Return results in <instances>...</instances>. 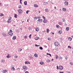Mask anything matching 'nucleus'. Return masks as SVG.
I'll list each match as a JSON object with an SVG mask.
<instances>
[{
    "label": "nucleus",
    "mask_w": 73,
    "mask_h": 73,
    "mask_svg": "<svg viewBox=\"0 0 73 73\" xmlns=\"http://www.w3.org/2000/svg\"><path fill=\"white\" fill-rule=\"evenodd\" d=\"M23 68L24 69H27V67L26 66H24L23 67Z\"/></svg>",
    "instance_id": "9"
},
{
    "label": "nucleus",
    "mask_w": 73,
    "mask_h": 73,
    "mask_svg": "<svg viewBox=\"0 0 73 73\" xmlns=\"http://www.w3.org/2000/svg\"><path fill=\"white\" fill-rule=\"evenodd\" d=\"M47 62H50V60H49V59L48 60Z\"/></svg>",
    "instance_id": "51"
},
{
    "label": "nucleus",
    "mask_w": 73,
    "mask_h": 73,
    "mask_svg": "<svg viewBox=\"0 0 73 73\" xmlns=\"http://www.w3.org/2000/svg\"><path fill=\"white\" fill-rule=\"evenodd\" d=\"M37 21L38 22V23H42V19H39L37 20Z\"/></svg>",
    "instance_id": "2"
},
{
    "label": "nucleus",
    "mask_w": 73,
    "mask_h": 73,
    "mask_svg": "<svg viewBox=\"0 0 73 73\" xmlns=\"http://www.w3.org/2000/svg\"><path fill=\"white\" fill-rule=\"evenodd\" d=\"M70 64H73V63L72 62H70Z\"/></svg>",
    "instance_id": "60"
},
{
    "label": "nucleus",
    "mask_w": 73,
    "mask_h": 73,
    "mask_svg": "<svg viewBox=\"0 0 73 73\" xmlns=\"http://www.w3.org/2000/svg\"><path fill=\"white\" fill-rule=\"evenodd\" d=\"M11 70H12V71H14V70H15V68H14V67H13L12 68Z\"/></svg>",
    "instance_id": "23"
},
{
    "label": "nucleus",
    "mask_w": 73,
    "mask_h": 73,
    "mask_svg": "<svg viewBox=\"0 0 73 73\" xmlns=\"http://www.w3.org/2000/svg\"><path fill=\"white\" fill-rule=\"evenodd\" d=\"M3 73H6V72L5 70H3V71H2Z\"/></svg>",
    "instance_id": "30"
},
{
    "label": "nucleus",
    "mask_w": 73,
    "mask_h": 73,
    "mask_svg": "<svg viewBox=\"0 0 73 73\" xmlns=\"http://www.w3.org/2000/svg\"><path fill=\"white\" fill-rule=\"evenodd\" d=\"M54 45L56 46H58L59 45V44H58L57 42H55L54 43Z\"/></svg>",
    "instance_id": "1"
},
{
    "label": "nucleus",
    "mask_w": 73,
    "mask_h": 73,
    "mask_svg": "<svg viewBox=\"0 0 73 73\" xmlns=\"http://www.w3.org/2000/svg\"><path fill=\"white\" fill-rule=\"evenodd\" d=\"M62 21L63 22H65V19H62Z\"/></svg>",
    "instance_id": "50"
},
{
    "label": "nucleus",
    "mask_w": 73,
    "mask_h": 73,
    "mask_svg": "<svg viewBox=\"0 0 73 73\" xmlns=\"http://www.w3.org/2000/svg\"><path fill=\"white\" fill-rule=\"evenodd\" d=\"M46 31H47V33H49V29H47Z\"/></svg>",
    "instance_id": "38"
},
{
    "label": "nucleus",
    "mask_w": 73,
    "mask_h": 73,
    "mask_svg": "<svg viewBox=\"0 0 73 73\" xmlns=\"http://www.w3.org/2000/svg\"><path fill=\"white\" fill-rule=\"evenodd\" d=\"M20 32V31L19 30H17V33H18Z\"/></svg>",
    "instance_id": "45"
},
{
    "label": "nucleus",
    "mask_w": 73,
    "mask_h": 73,
    "mask_svg": "<svg viewBox=\"0 0 73 73\" xmlns=\"http://www.w3.org/2000/svg\"><path fill=\"white\" fill-rule=\"evenodd\" d=\"M34 7H35V8H38V5L37 4H35L34 5Z\"/></svg>",
    "instance_id": "15"
},
{
    "label": "nucleus",
    "mask_w": 73,
    "mask_h": 73,
    "mask_svg": "<svg viewBox=\"0 0 73 73\" xmlns=\"http://www.w3.org/2000/svg\"><path fill=\"white\" fill-rule=\"evenodd\" d=\"M15 58H17V56H15Z\"/></svg>",
    "instance_id": "54"
},
{
    "label": "nucleus",
    "mask_w": 73,
    "mask_h": 73,
    "mask_svg": "<svg viewBox=\"0 0 73 73\" xmlns=\"http://www.w3.org/2000/svg\"><path fill=\"white\" fill-rule=\"evenodd\" d=\"M25 64H30V62L28 61L26 62H25Z\"/></svg>",
    "instance_id": "14"
},
{
    "label": "nucleus",
    "mask_w": 73,
    "mask_h": 73,
    "mask_svg": "<svg viewBox=\"0 0 73 73\" xmlns=\"http://www.w3.org/2000/svg\"><path fill=\"white\" fill-rule=\"evenodd\" d=\"M72 38H71L70 37H69L68 38V40L69 41H72Z\"/></svg>",
    "instance_id": "10"
},
{
    "label": "nucleus",
    "mask_w": 73,
    "mask_h": 73,
    "mask_svg": "<svg viewBox=\"0 0 73 73\" xmlns=\"http://www.w3.org/2000/svg\"><path fill=\"white\" fill-rule=\"evenodd\" d=\"M44 23H46L48 22V20L46 19H44L43 21Z\"/></svg>",
    "instance_id": "5"
},
{
    "label": "nucleus",
    "mask_w": 73,
    "mask_h": 73,
    "mask_svg": "<svg viewBox=\"0 0 73 73\" xmlns=\"http://www.w3.org/2000/svg\"><path fill=\"white\" fill-rule=\"evenodd\" d=\"M44 62L42 61H41L40 62V64H44Z\"/></svg>",
    "instance_id": "28"
},
{
    "label": "nucleus",
    "mask_w": 73,
    "mask_h": 73,
    "mask_svg": "<svg viewBox=\"0 0 73 73\" xmlns=\"http://www.w3.org/2000/svg\"><path fill=\"white\" fill-rule=\"evenodd\" d=\"M8 33L9 35H10V36H13V33L11 32H8Z\"/></svg>",
    "instance_id": "3"
},
{
    "label": "nucleus",
    "mask_w": 73,
    "mask_h": 73,
    "mask_svg": "<svg viewBox=\"0 0 73 73\" xmlns=\"http://www.w3.org/2000/svg\"><path fill=\"white\" fill-rule=\"evenodd\" d=\"M35 46H37V47H38V46H40V45H37L36 44H35Z\"/></svg>",
    "instance_id": "43"
},
{
    "label": "nucleus",
    "mask_w": 73,
    "mask_h": 73,
    "mask_svg": "<svg viewBox=\"0 0 73 73\" xmlns=\"http://www.w3.org/2000/svg\"><path fill=\"white\" fill-rule=\"evenodd\" d=\"M27 36H24V38H25V39H26V38H27Z\"/></svg>",
    "instance_id": "42"
},
{
    "label": "nucleus",
    "mask_w": 73,
    "mask_h": 73,
    "mask_svg": "<svg viewBox=\"0 0 73 73\" xmlns=\"http://www.w3.org/2000/svg\"><path fill=\"white\" fill-rule=\"evenodd\" d=\"M39 49H40L42 50V49H43V48H42V47H40L39 48Z\"/></svg>",
    "instance_id": "44"
},
{
    "label": "nucleus",
    "mask_w": 73,
    "mask_h": 73,
    "mask_svg": "<svg viewBox=\"0 0 73 73\" xmlns=\"http://www.w3.org/2000/svg\"><path fill=\"white\" fill-rule=\"evenodd\" d=\"M59 60H62V58L61 56H59Z\"/></svg>",
    "instance_id": "25"
},
{
    "label": "nucleus",
    "mask_w": 73,
    "mask_h": 73,
    "mask_svg": "<svg viewBox=\"0 0 73 73\" xmlns=\"http://www.w3.org/2000/svg\"><path fill=\"white\" fill-rule=\"evenodd\" d=\"M18 12L19 13H22V12H23V10L21 9H19L18 10Z\"/></svg>",
    "instance_id": "4"
},
{
    "label": "nucleus",
    "mask_w": 73,
    "mask_h": 73,
    "mask_svg": "<svg viewBox=\"0 0 73 73\" xmlns=\"http://www.w3.org/2000/svg\"><path fill=\"white\" fill-rule=\"evenodd\" d=\"M48 4V2H44V5H46V4Z\"/></svg>",
    "instance_id": "27"
},
{
    "label": "nucleus",
    "mask_w": 73,
    "mask_h": 73,
    "mask_svg": "<svg viewBox=\"0 0 73 73\" xmlns=\"http://www.w3.org/2000/svg\"><path fill=\"white\" fill-rule=\"evenodd\" d=\"M62 11H63L64 12H66V9L65 8H62Z\"/></svg>",
    "instance_id": "7"
},
{
    "label": "nucleus",
    "mask_w": 73,
    "mask_h": 73,
    "mask_svg": "<svg viewBox=\"0 0 73 73\" xmlns=\"http://www.w3.org/2000/svg\"><path fill=\"white\" fill-rule=\"evenodd\" d=\"M59 68L60 70H62V69H63V67L62 66H59Z\"/></svg>",
    "instance_id": "6"
},
{
    "label": "nucleus",
    "mask_w": 73,
    "mask_h": 73,
    "mask_svg": "<svg viewBox=\"0 0 73 73\" xmlns=\"http://www.w3.org/2000/svg\"><path fill=\"white\" fill-rule=\"evenodd\" d=\"M5 71L6 72H7V73H8V70H5Z\"/></svg>",
    "instance_id": "58"
},
{
    "label": "nucleus",
    "mask_w": 73,
    "mask_h": 73,
    "mask_svg": "<svg viewBox=\"0 0 73 73\" xmlns=\"http://www.w3.org/2000/svg\"><path fill=\"white\" fill-rule=\"evenodd\" d=\"M56 27H57V28H59V25H56Z\"/></svg>",
    "instance_id": "47"
},
{
    "label": "nucleus",
    "mask_w": 73,
    "mask_h": 73,
    "mask_svg": "<svg viewBox=\"0 0 73 73\" xmlns=\"http://www.w3.org/2000/svg\"><path fill=\"white\" fill-rule=\"evenodd\" d=\"M68 48H72V47L70 46H68Z\"/></svg>",
    "instance_id": "53"
},
{
    "label": "nucleus",
    "mask_w": 73,
    "mask_h": 73,
    "mask_svg": "<svg viewBox=\"0 0 73 73\" xmlns=\"http://www.w3.org/2000/svg\"><path fill=\"white\" fill-rule=\"evenodd\" d=\"M10 32H13V31H12V30H10Z\"/></svg>",
    "instance_id": "56"
},
{
    "label": "nucleus",
    "mask_w": 73,
    "mask_h": 73,
    "mask_svg": "<svg viewBox=\"0 0 73 73\" xmlns=\"http://www.w3.org/2000/svg\"><path fill=\"white\" fill-rule=\"evenodd\" d=\"M59 24L60 25H62V22H59Z\"/></svg>",
    "instance_id": "18"
},
{
    "label": "nucleus",
    "mask_w": 73,
    "mask_h": 73,
    "mask_svg": "<svg viewBox=\"0 0 73 73\" xmlns=\"http://www.w3.org/2000/svg\"><path fill=\"white\" fill-rule=\"evenodd\" d=\"M9 20H11V19H12V17H9Z\"/></svg>",
    "instance_id": "39"
},
{
    "label": "nucleus",
    "mask_w": 73,
    "mask_h": 73,
    "mask_svg": "<svg viewBox=\"0 0 73 73\" xmlns=\"http://www.w3.org/2000/svg\"><path fill=\"white\" fill-rule=\"evenodd\" d=\"M52 35H54V33H52Z\"/></svg>",
    "instance_id": "63"
},
{
    "label": "nucleus",
    "mask_w": 73,
    "mask_h": 73,
    "mask_svg": "<svg viewBox=\"0 0 73 73\" xmlns=\"http://www.w3.org/2000/svg\"><path fill=\"white\" fill-rule=\"evenodd\" d=\"M24 4L25 5H27V1H25L24 2Z\"/></svg>",
    "instance_id": "24"
},
{
    "label": "nucleus",
    "mask_w": 73,
    "mask_h": 73,
    "mask_svg": "<svg viewBox=\"0 0 73 73\" xmlns=\"http://www.w3.org/2000/svg\"><path fill=\"white\" fill-rule=\"evenodd\" d=\"M38 38V37H35V40H37Z\"/></svg>",
    "instance_id": "33"
},
{
    "label": "nucleus",
    "mask_w": 73,
    "mask_h": 73,
    "mask_svg": "<svg viewBox=\"0 0 73 73\" xmlns=\"http://www.w3.org/2000/svg\"><path fill=\"white\" fill-rule=\"evenodd\" d=\"M67 73H70V72L69 71L67 72Z\"/></svg>",
    "instance_id": "61"
},
{
    "label": "nucleus",
    "mask_w": 73,
    "mask_h": 73,
    "mask_svg": "<svg viewBox=\"0 0 73 73\" xmlns=\"http://www.w3.org/2000/svg\"><path fill=\"white\" fill-rule=\"evenodd\" d=\"M29 31H31V30L32 29V28L31 27H29Z\"/></svg>",
    "instance_id": "32"
},
{
    "label": "nucleus",
    "mask_w": 73,
    "mask_h": 73,
    "mask_svg": "<svg viewBox=\"0 0 73 73\" xmlns=\"http://www.w3.org/2000/svg\"><path fill=\"white\" fill-rule=\"evenodd\" d=\"M62 33V31H61L60 30L59 31V34H61Z\"/></svg>",
    "instance_id": "34"
},
{
    "label": "nucleus",
    "mask_w": 73,
    "mask_h": 73,
    "mask_svg": "<svg viewBox=\"0 0 73 73\" xmlns=\"http://www.w3.org/2000/svg\"><path fill=\"white\" fill-rule=\"evenodd\" d=\"M22 49L21 48H19V51H21L22 50Z\"/></svg>",
    "instance_id": "46"
},
{
    "label": "nucleus",
    "mask_w": 73,
    "mask_h": 73,
    "mask_svg": "<svg viewBox=\"0 0 73 73\" xmlns=\"http://www.w3.org/2000/svg\"><path fill=\"white\" fill-rule=\"evenodd\" d=\"M54 9H56V7H54Z\"/></svg>",
    "instance_id": "64"
},
{
    "label": "nucleus",
    "mask_w": 73,
    "mask_h": 73,
    "mask_svg": "<svg viewBox=\"0 0 73 73\" xmlns=\"http://www.w3.org/2000/svg\"><path fill=\"white\" fill-rule=\"evenodd\" d=\"M3 36H4V37H6V36H7V35L6 34H5V33H3Z\"/></svg>",
    "instance_id": "20"
},
{
    "label": "nucleus",
    "mask_w": 73,
    "mask_h": 73,
    "mask_svg": "<svg viewBox=\"0 0 73 73\" xmlns=\"http://www.w3.org/2000/svg\"><path fill=\"white\" fill-rule=\"evenodd\" d=\"M64 4L66 5H68V3L67 2H64Z\"/></svg>",
    "instance_id": "17"
},
{
    "label": "nucleus",
    "mask_w": 73,
    "mask_h": 73,
    "mask_svg": "<svg viewBox=\"0 0 73 73\" xmlns=\"http://www.w3.org/2000/svg\"><path fill=\"white\" fill-rule=\"evenodd\" d=\"M30 12V11L29 10H27L26 11V13L27 14H28V12Z\"/></svg>",
    "instance_id": "31"
},
{
    "label": "nucleus",
    "mask_w": 73,
    "mask_h": 73,
    "mask_svg": "<svg viewBox=\"0 0 73 73\" xmlns=\"http://www.w3.org/2000/svg\"><path fill=\"white\" fill-rule=\"evenodd\" d=\"M45 11L46 12H49V10H48V9H45Z\"/></svg>",
    "instance_id": "16"
},
{
    "label": "nucleus",
    "mask_w": 73,
    "mask_h": 73,
    "mask_svg": "<svg viewBox=\"0 0 73 73\" xmlns=\"http://www.w3.org/2000/svg\"><path fill=\"white\" fill-rule=\"evenodd\" d=\"M22 7L21 6V5H19L18 6L19 8H21Z\"/></svg>",
    "instance_id": "35"
},
{
    "label": "nucleus",
    "mask_w": 73,
    "mask_h": 73,
    "mask_svg": "<svg viewBox=\"0 0 73 73\" xmlns=\"http://www.w3.org/2000/svg\"><path fill=\"white\" fill-rule=\"evenodd\" d=\"M35 30L37 32H38V31H39V29H38V27H36L35 28Z\"/></svg>",
    "instance_id": "8"
},
{
    "label": "nucleus",
    "mask_w": 73,
    "mask_h": 73,
    "mask_svg": "<svg viewBox=\"0 0 73 73\" xmlns=\"http://www.w3.org/2000/svg\"><path fill=\"white\" fill-rule=\"evenodd\" d=\"M25 73H29V72H28V71H26Z\"/></svg>",
    "instance_id": "57"
},
{
    "label": "nucleus",
    "mask_w": 73,
    "mask_h": 73,
    "mask_svg": "<svg viewBox=\"0 0 73 73\" xmlns=\"http://www.w3.org/2000/svg\"><path fill=\"white\" fill-rule=\"evenodd\" d=\"M60 11H61V9H59Z\"/></svg>",
    "instance_id": "62"
},
{
    "label": "nucleus",
    "mask_w": 73,
    "mask_h": 73,
    "mask_svg": "<svg viewBox=\"0 0 73 73\" xmlns=\"http://www.w3.org/2000/svg\"><path fill=\"white\" fill-rule=\"evenodd\" d=\"M7 58H10V57H11V56H9V54H8V56H6Z\"/></svg>",
    "instance_id": "19"
},
{
    "label": "nucleus",
    "mask_w": 73,
    "mask_h": 73,
    "mask_svg": "<svg viewBox=\"0 0 73 73\" xmlns=\"http://www.w3.org/2000/svg\"><path fill=\"white\" fill-rule=\"evenodd\" d=\"M69 29V28L68 27H67L66 29V31H68Z\"/></svg>",
    "instance_id": "13"
},
{
    "label": "nucleus",
    "mask_w": 73,
    "mask_h": 73,
    "mask_svg": "<svg viewBox=\"0 0 73 73\" xmlns=\"http://www.w3.org/2000/svg\"><path fill=\"white\" fill-rule=\"evenodd\" d=\"M34 56L35 57H38V54H35Z\"/></svg>",
    "instance_id": "12"
},
{
    "label": "nucleus",
    "mask_w": 73,
    "mask_h": 73,
    "mask_svg": "<svg viewBox=\"0 0 73 73\" xmlns=\"http://www.w3.org/2000/svg\"><path fill=\"white\" fill-rule=\"evenodd\" d=\"M48 40H52L51 38H48Z\"/></svg>",
    "instance_id": "37"
},
{
    "label": "nucleus",
    "mask_w": 73,
    "mask_h": 73,
    "mask_svg": "<svg viewBox=\"0 0 73 73\" xmlns=\"http://www.w3.org/2000/svg\"><path fill=\"white\" fill-rule=\"evenodd\" d=\"M2 62H5V60H4L2 59L1 60Z\"/></svg>",
    "instance_id": "40"
},
{
    "label": "nucleus",
    "mask_w": 73,
    "mask_h": 73,
    "mask_svg": "<svg viewBox=\"0 0 73 73\" xmlns=\"http://www.w3.org/2000/svg\"><path fill=\"white\" fill-rule=\"evenodd\" d=\"M42 18H43V19H45V17H44V16H42Z\"/></svg>",
    "instance_id": "49"
},
{
    "label": "nucleus",
    "mask_w": 73,
    "mask_h": 73,
    "mask_svg": "<svg viewBox=\"0 0 73 73\" xmlns=\"http://www.w3.org/2000/svg\"><path fill=\"white\" fill-rule=\"evenodd\" d=\"M8 23H10L11 22H12V21L9 19H8L7 21Z\"/></svg>",
    "instance_id": "11"
},
{
    "label": "nucleus",
    "mask_w": 73,
    "mask_h": 73,
    "mask_svg": "<svg viewBox=\"0 0 73 73\" xmlns=\"http://www.w3.org/2000/svg\"><path fill=\"white\" fill-rule=\"evenodd\" d=\"M3 16V14L2 13H0V16Z\"/></svg>",
    "instance_id": "41"
},
{
    "label": "nucleus",
    "mask_w": 73,
    "mask_h": 73,
    "mask_svg": "<svg viewBox=\"0 0 73 73\" xmlns=\"http://www.w3.org/2000/svg\"><path fill=\"white\" fill-rule=\"evenodd\" d=\"M47 55H49V56H50V57H52V55H51V54H50L47 53Z\"/></svg>",
    "instance_id": "29"
},
{
    "label": "nucleus",
    "mask_w": 73,
    "mask_h": 73,
    "mask_svg": "<svg viewBox=\"0 0 73 73\" xmlns=\"http://www.w3.org/2000/svg\"><path fill=\"white\" fill-rule=\"evenodd\" d=\"M55 56L56 57V59H57L58 58V55H56Z\"/></svg>",
    "instance_id": "26"
},
{
    "label": "nucleus",
    "mask_w": 73,
    "mask_h": 73,
    "mask_svg": "<svg viewBox=\"0 0 73 73\" xmlns=\"http://www.w3.org/2000/svg\"><path fill=\"white\" fill-rule=\"evenodd\" d=\"M17 15L16 14H15L14 15V17L15 18H17Z\"/></svg>",
    "instance_id": "36"
},
{
    "label": "nucleus",
    "mask_w": 73,
    "mask_h": 73,
    "mask_svg": "<svg viewBox=\"0 0 73 73\" xmlns=\"http://www.w3.org/2000/svg\"><path fill=\"white\" fill-rule=\"evenodd\" d=\"M13 40H16V37L14 36L13 37Z\"/></svg>",
    "instance_id": "21"
},
{
    "label": "nucleus",
    "mask_w": 73,
    "mask_h": 73,
    "mask_svg": "<svg viewBox=\"0 0 73 73\" xmlns=\"http://www.w3.org/2000/svg\"><path fill=\"white\" fill-rule=\"evenodd\" d=\"M37 17H35L34 18V20L35 21H36V20H37Z\"/></svg>",
    "instance_id": "22"
},
{
    "label": "nucleus",
    "mask_w": 73,
    "mask_h": 73,
    "mask_svg": "<svg viewBox=\"0 0 73 73\" xmlns=\"http://www.w3.org/2000/svg\"><path fill=\"white\" fill-rule=\"evenodd\" d=\"M29 37L31 38V34H30L29 36Z\"/></svg>",
    "instance_id": "52"
},
{
    "label": "nucleus",
    "mask_w": 73,
    "mask_h": 73,
    "mask_svg": "<svg viewBox=\"0 0 73 73\" xmlns=\"http://www.w3.org/2000/svg\"><path fill=\"white\" fill-rule=\"evenodd\" d=\"M56 68L57 69H58V66H56Z\"/></svg>",
    "instance_id": "55"
},
{
    "label": "nucleus",
    "mask_w": 73,
    "mask_h": 73,
    "mask_svg": "<svg viewBox=\"0 0 73 73\" xmlns=\"http://www.w3.org/2000/svg\"><path fill=\"white\" fill-rule=\"evenodd\" d=\"M65 59H66V60H68V57L66 56L65 57Z\"/></svg>",
    "instance_id": "48"
},
{
    "label": "nucleus",
    "mask_w": 73,
    "mask_h": 73,
    "mask_svg": "<svg viewBox=\"0 0 73 73\" xmlns=\"http://www.w3.org/2000/svg\"><path fill=\"white\" fill-rule=\"evenodd\" d=\"M60 73H64V72H60Z\"/></svg>",
    "instance_id": "59"
}]
</instances>
